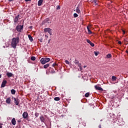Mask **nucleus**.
I'll return each mask as SVG.
<instances>
[{
	"mask_svg": "<svg viewBox=\"0 0 128 128\" xmlns=\"http://www.w3.org/2000/svg\"><path fill=\"white\" fill-rule=\"evenodd\" d=\"M20 42V37L14 38L12 39L11 46L13 48H16V46Z\"/></svg>",
	"mask_w": 128,
	"mask_h": 128,
	"instance_id": "obj_1",
	"label": "nucleus"
},
{
	"mask_svg": "<svg viewBox=\"0 0 128 128\" xmlns=\"http://www.w3.org/2000/svg\"><path fill=\"white\" fill-rule=\"evenodd\" d=\"M50 60V58H42L40 60V62L42 64H45L46 62H48Z\"/></svg>",
	"mask_w": 128,
	"mask_h": 128,
	"instance_id": "obj_2",
	"label": "nucleus"
},
{
	"mask_svg": "<svg viewBox=\"0 0 128 128\" xmlns=\"http://www.w3.org/2000/svg\"><path fill=\"white\" fill-rule=\"evenodd\" d=\"M16 30L18 32H22L24 30V23L22 24V25H18L16 26Z\"/></svg>",
	"mask_w": 128,
	"mask_h": 128,
	"instance_id": "obj_3",
	"label": "nucleus"
},
{
	"mask_svg": "<svg viewBox=\"0 0 128 128\" xmlns=\"http://www.w3.org/2000/svg\"><path fill=\"white\" fill-rule=\"evenodd\" d=\"M44 32H48L50 36H52V30L50 28H45L44 29Z\"/></svg>",
	"mask_w": 128,
	"mask_h": 128,
	"instance_id": "obj_4",
	"label": "nucleus"
},
{
	"mask_svg": "<svg viewBox=\"0 0 128 128\" xmlns=\"http://www.w3.org/2000/svg\"><path fill=\"white\" fill-rule=\"evenodd\" d=\"M23 118L28 120V114L27 112H24L22 114Z\"/></svg>",
	"mask_w": 128,
	"mask_h": 128,
	"instance_id": "obj_5",
	"label": "nucleus"
},
{
	"mask_svg": "<svg viewBox=\"0 0 128 128\" xmlns=\"http://www.w3.org/2000/svg\"><path fill=\"white\" fill-rule=\"evenodd\" d=\"M19 18H20V14H18V16H15V18H14V24H18V22Z\"/></svg>",
	"mask_w": 128,
	"mask_h": 128,
	"instance_id": "obj_6",
	"label": "nucleus"
},
{
	"mask_svg": "<svg viewBox=\"0 0 128 128\" xmlns=\"http://www.w3.org/2000/svg\"><path fill=\"white\" fill-rule=\"evenodd\" d=\"M6 82H8L6 80H3L1 84V88H4L6 84Z\"/></svg>",
	"mask_w": 128,
	"mask_h": 128,
	"instance_id": "obj_7",
	"label": "nucleus"
},
{
	"mask_svg": "<svg viewBox=\"0 0 128 128\" xmlns=\"http://www.w3.org/2000/svg\"><path fill=\"white\" fill-rule=\"evenodd\" d=\"M94 88L97 90H101L102 92L104 91V89H102V88L97 85L95 86Z\"/></svg>",
	"mask_w": 128,
	"mask_h": 128,
	"instance_id": "obj_8",
	"label": "nucleus"
},
{
	"mask_svg": "<svg viewBox=\"0 0 128 128\" xmlns=\"http://www.w3.org/2000/svg\"><path fill=\"white\" fill-rule=\"evenodd\" d=\"M14 104H16V106H18L19 104H20V100H18V99L16 98H14Z\"/></svg>",
	"mask_w": 128,
	"mask_h": 128,
	"instance_id": "obj_9",
	"label": "nucleus"
},
{
	"mask_svg": "<svg viewBox=\"0 0 128 128\" xmlns=\"http://www.w3.org/2000/svg\"><path fill=\"white\" fill-rule=\"evenodd\" d=\"M40 120H41L42 122H44V120H46V118L44 116L42 115L40 117Z\"/></svg>",
	"mask_w": 128,
	"mask_h": 128,
	"instance_id": "obj_10",
	"label": "nucleus"
},
{
	"mask_svg": "<svg viewBox=\"0 0 128 128\" xmlns=\"http://www.w3.org/2000/svg\"><path fill=\"white\" fill-rule=\"evenodd\" d=\"M80 5H78L76 9V12H77V14H80Z\"/></svg>",
	"mask_w": 128,
	"mask_h": 128,
	"instance_id": "obj_11",
	"label": "nucleus"
},
{
	"mask_svg": "<svg viewBox=\"0 0 128 128\" xmlns=\"http://www.w3.org/2000/svg\"><path fill=\"white\" fill-rule=\"evenodd\" d=\"M11 102H12V99L10 98V97L6 98V104H10Z\"/></svg>",
	"mask_w": 128,
	"mask_h": 128,
	"instance_id": "obj_12",
	"label": "nucleus"
},
{
	"mask_svg": "<svg viewBox=\"0 0 128 128\" xmlns=\"http://www.w3.org/2000/svg\"><path fill=\"white\" fill-rule=\"evenodd\" d=\"M6 75L7 76H8V78H12V76H14V74H12V72H8Z\"/></svg>",
	"mask_w": 128,
	"mask_h": 128,
	"instance_id": "obj_13",
	"label": "nucleus"
},
{
	"mask_svg": "<svg viewBox=\"0 0 128 128\" xmlns=\"http://www.w3.org/2000/svg\"><path fill=\"white\" fill-rule=\"evenodd\" d=\"M44 20L45 22H48V24H50L52 22V20H50V18H46Z\"/></svg>",
	"mask_w": 128,
	"mask_h": 128,
	"instance_id": "obj_14",
	"label": "nucleus"
},
{
	"mask_svg": "<svg viewBox=\"0 0 128 128\" xmlns=\"http://www.w3.org/2000/svg\"><path fill=\"white\" fill-rule=\"evenodd\" d=\"M42 2H44V0H39L38 2V6H42Z\"/></svg>",
	"mask_w": 128,
	"mask_h": 128,
	"instance_id": "obj_15",
	"label": "nucleus"
},
{
	"mask_svg": "<svg viewBox=\"0 0 128 128\" xmlns=\"http://www.w3.org/2000/svg\"><path fill=\"white\" fill-rule=\"evenodd\" d=\"M16 118H13L12 120V124H13V126H16Z\"/></svg>",
	"mask_w": 128,
	"mask_h": 128,
	"instance_id": "obj_16",
	"label": "nucleus"
},
{
	"mask_svg": "<svg viewBox=\"0 0 128 128\" xmlns=\"http://www.w3.org/2000/svg\"><path fill=\"white\" fill-rule=\"evenodd\" d=\"M117 78H116V76H112V82H116V80Z\"/></svg>",
	"mask_w": 128,
	"mask_h": 128,
	"instance_id": "obj_17",
	"label": "nucleus"
},
{
	"mask_svg": "<svg viewBox=\"0 0 128 128\" xmlns=\"http://www.w3.org/2000/svg\"><path fill=\"white\" fill-rule=\"evenodd\" d=\"M87 30H88V34H92V31H90V28H88V26H87Z\"/></svg>",
	"mask_w": 128,
	"mask_h": 128,
	"instance_id": "obj_18",
	"label": "nucleus"
},
{
	"mask_svg": "<svg viewBox=\"0 0 128 128\" xmlns=\"http://www.w3.org/2000/svg\"><path fill=\"white\" fill-rule=\"evenodd\" d=\"M78 68H80V70H82V64L79 63L78 64Z\"/></svg>",
	"mask_w": 128,
	"mask_h": 128,
	"instance_id": "obj_19",
	"label": "nucleus"
},
{
	"mask_svg": "<svg viewBox=\"0 0 128 128\" xmlns=\"http://www.w3.org/2000/svg\"><path fill=\"white\" fill-rule=\"evenodd\" d=\"M28 38L30 42H32V40H32V36H30V34L28 35Z\"/></svg>",
	"mask_w": 128,
	"mask_h": 128,
	"instance_id": "obj_20",
	"label": "nucleus"
},
{
	"mask_svg": "<svg viewBox=\"0 0 128 128\" xmlns=\"http://www.w3.org/2000/svg\"><path fill=\"white\" fill-rule=\"evenodd\" d=\"M106 58H112V54H108L106 56Z\"/></svg>",
	"mask_w": 128,
	"mask_h": 128,
	"instance_id": "obj_21",
	"label": "nucleus"
},
{
	"mask_svg": "<svg viewBox=\"0 0 128 128\" xmlns=\"http://www.w3.org/2000/svg\"><path fill=\"white\" fill-rule=\"evenodd\" d=\"M16 90H14V89H12L11 90V94H16Z\"/></svg>",
	"mask_w": 128,
	"mask_h": 128,
	"instance_id": "obj_22",
	"label": "nucleus"
},
{
	"mask_svg": "<svg viewBox=\"0 0 128 128\" xmlns=\"http://www.w3.org/2000/svg\"><path fill=\"white\" fill-rule=\"evenodd\" d=\"M60 100V97H56L54 98V100H56V102H58V100Z\"/></svg>",
	"mask_w": 128,
	"mask_h": 128,
	"instance_id": "obj_23",
	"label": "nucleus"
},
{
	"mask_svg": "<svg viewBox=\"0 0 128 128\" xmlns=\"http://www.w3.org/2000/svg\"><path fill=\"white\" fill-rule=\"evenodd\" d=\"M48 66H50V64H46L44 66V68H48Z\"/></svg>",
	"mask_w": 128,
	"mask_h": 128,
	"instance_id": "obj_24",
	"label": "nucleus"
},
{
	"mask_svg": "<svg viewBox=\"0 0 128 128\" xmlns=\"http://www.w3.org/2000/svg\"><path fill=\"white\" fill-rule=\"evenodd\" d=\"M74 62L76 64H78L80 63V61H78V60H75Z\"/></svg>",
	"mask_w": 128,
	"mask_h": 128,
	"instance_id": "obj_25",
	"label": "nucleus"
},
{
	"mask_svg": "<svg viewBox=\"0 0 128 128\" xmlns=\"http://www.w3.org/2000/svg\"><path fill=\"white\" fill-rule=\"evenodd\" d=\"M90 96V92H87L85 94V98H88Z\"/></svg>",
	"mask_w": 128,
	"mask_h": 128,
	"instance_id": "obj_26",
	"label": "nucleus"
},
{
	"mask_svg": "<svg viewBox=\"0 0 128 128\" xmlns=\"http://www.w3.org/2000/svg\"><path fill=\"white\" fill-rule=\"evenodd\" d=\"M34 116L36 118H38V116H40V114L38 113L37 112H35L34 114Z\"/></svg>",
	"mask_w": 128,
	"mask_h": 128,
	"instance_id": "obj_27",
	"label": "nucleus"
},
{
	"mask_svg": "<svg viewBox=\"0 0 128 128\" xmlns=\"http://www.w3.org/2000/svg\"><path fill=\"white\" fill-rule=\"evenodd\" d=\"M52 66H54V68H56L58 66V64L54 63L52 64Z\"/></svg>",
	"mask_w": 128,
	"mask_h": 128,
	"instance_id": "obj_28",
	"label": "nucleus"
},
{
	"mask_svg": "<svg viewBox=\"0 0 128 128\" xmlns=\"http://www.w3.org/2000/svg\"><path fill=\"white\" fill-rule=\"evenodd\" d=\"M74 18H78V14L76 13H74Z\"/></svg>",
	"mask_w": 128,
	"mask_h": 128,
	"instance_id": "obj_29",
	"label": "nucleus"
},
{
	"mask_svg": "<svg viewBox=\"0 0 128 128\" xmlns=\"http://www.w3.org/2000/svg\"><path fill=\"white\" fill-rule=\"evenodd\" d=\"M124 43L125 44H128V41L126 40V39L124 40Z\"/></svg>",
	"mask_w": 128,
	"mask_h": 128,
	"instance_id": "obj_30",
	"label": "nucleus"
},
{
	"mask_svg": "<svg viewBox=\"0 0 128 128\" xmlns=\"http://www.w3.org/2000/svg\"><path fill=\"white\" fill-rule=\"evenodd\" d=\"M30 60H36V58L34 56H32L31 57Z\"/></svg>",
	"mask_w": 128,
	"mask_h": 128,
	"instance_id": "obj_31",
	"label": "nucleus"
},
{
	"mask_svg": "<svg viewBox=\"0 0 128 128\" xmlns=\"http://www.w3.org/2000/svg\"><path fill=\"white\" fill-rule=\"evenodd\" d=\"M56 10H60V6H58Z\"/></svg>",
	"mask_w": 128,
	"mask_h": 128,
	"instance_id": "obj_32",
	"label": "nucleus"
},
{
	"mask_svg": "<svg viewBox=\"0 0 128 128\" xmlns=\"http://www.w3.org/2000/svg\"><path fill=\"white\" fill-rule=\"evenodd\" d=\"M90 44L91 46H94V44L92 42H91Z\"/></svg>",
	"mask_w": 128,
	"mask_h": 128,
	"instance_id": "obj_33",
	"label": "nucleus"
},
{
	"mask_svg": "<svg viewBox=\"0 0 128 128\" xmlns=\"http://www.w3.org/2000/svg\"><path fill=\"white\" fill-rule=\"evenodd\" d=\"M65 62L66 64H70V62H68V60H66Z\"/></svg>",
	"mask_w": 128,
	"mask_h": 128,
	"instance_id": "obj_34",
	"label": "nucleus"
},
{
	"mask_svg": "<svg viewBox=\"0 0 128 128\" xmlns=\"http://www.w3.org/2000/svg\"><path fill=\"white\" fill-rule=\"evenodd\" d=\"M86 40L87 42H88V44H90L92 42H90V40H88V39H87Z\"/></svg>",
	"mask_w": 128,
	"mask_h": 128,
	"instance_id": "obj_35",
	"label": "nucleus"
},
{
	"mask_svg": "<svg viewBox=\"0 0 128 128\" xmlns=\"http://www.w3.org/2000/svg\"><path fill=\"white\" fill-rule=\"evenodd\" d=\"M94 55L97 56L98 54V52H94Z\"/></svg>",
	"mask_w": 128,
	"mask_h": 128,
	"instance_id": "obj_36",
	"label": "nucleus"
},
{
	"mask_svg": "<svg viewBox=\"0 0 128 128\" xmlns=\"http://www.w3.org/2000/svg\"><path fill=\"white\" fill-rule=\"evenodd\" d=\"M44 39L42 38H40V39H38V40L40 41V42H42V40Z\"/></svg>",
	"mask_w": 128,
	"mask_h": 128,
	"instance_id": "obj_37",
	"label": "nucleus"
},
{
	"mask_svg": "<svg viewBox=\"0 0 128 128\" xmlns=\"http://www.w3.org/2000/svg\"><path fill=\"white\" fill-rule=\"evenodd\" d=\"M96 2H98L97 0H94V4H96H96H98V3H96Z\"/></svg>",
	"mask_w": 128,
	"mask_h": 128,
	"instance_id": "obj_38",
	"label": "nucleus"
},
{
	"mask_svg": "<svg viewBox=\"0 0 128 128\" xmlns=\"http://www.w3.org/2000/svg\"><path fill=\"white\" fill-rule=\"evenodd\" d=\"M52 74H54V72H56V71H54V70H52L51 71Z\"/></svg>",
	"mask_w": 128,
	"mask_h": 128,
	"instance_id": "obj_39",
	"label": "nucleus"
},
{
	"mask_svg": "<svg viewBox=\"0 0 128 128\" xmlns=\"http://www.w3.org/2000/svg\"><path fill=\"white\" fill-rule=\"evenodd\" d=\"M122 32H123V34H126V31H124V30H122Z\"/></svg>",
	"mask_w": 128,
	"mask_h": 128,
	"instance_id": "obj_40",
	"label": "nucleus"
},
{
	"mask_svg": "<svg viewBox=\"0 0 128 128\" xmlns=\"http://www.w3.org/2000/svg\"><path fill=\"white\" fill-rule=\"evenodd\" d=\"M50 40H52V39H49L48 40V44H50Z\"/></svg>",
	"mask_w": 128,
	"mask_h": 128,
	"instance_id": "obj_41",
	"label": "nucleus"
},
{
	"mask_svg": "<svg viewBox=\"0 0 128 128\" xmlns=\"http://www.w3.org/2000/svg\"><path fill=\"white\" fill-rule=\"evenodd\" d=\"M118 44H122V42L118 41Z\"/></svg>",
	"mask_w": 128,
	"mask_h": 128,
	"instance_id": "obj_42",
	"label": "nucleus"
},
{
	"mask_svg": "<svg viewBox=\"0 0 128 128\" xmlns=\"http://www.w3.org/2000/svg\"><path fill=\"white\" fill-rule=\"evenodd\" d=\"M31 1H32V0H25V2H31Z\"/></svg>",
	"mask_w": 128,
	"mask_h": 128,
	"instance_id": "obj_43",
	"label": "nucleus"
},
{
	"mask_svg": "<svg viewBox=\"0 0 128 128\" xmlns=\"http://www.w3.org/2000/svg\"><path fill=\"white\" fill-rule=\"evenodd\" d=\"M18 122H22V120L20 119L18 120Z\"/></svg>",
	"mask_w": 128,
	"mask_h": 128,
	"instance_id": "obj_44",
	"label": "nucleus"
},
{
	"mask_svg": "<svg viewBox=\"0 0 128 128\" xmlns=\"http://www.w3.org/2000/svg\"><path fill=\"white\" fill-rule=\"evenodd\" d=\"M45 37H46V38H48V36L46 34V35H45Z\"/></svg>",
	"mask_w": 128,
	"mask_h": 128,
	"instance_id": "obj_45",
	"label": "nucleus"
},
{
	"mask_svg": "<svg viewBox=\"0 0 128 128\" xmlns=\"http://www.w3.org/2000/svg\"><path fill=\"white\" fill-rule=\"evenodd\" d=\"M98 128H102V125L101 124H100L98 126Z\"/></svg>",
	"mask_w": 128,
	"mask_h": 128,
	"instance_id": "obj_46",
	"label": "nucleus"
},
{
	"mask_svg": "<svg viewBox=\"0 0 128 128\" xmlns=\"http://www.w3.org/2000/svg\"><path fill=\"white\" fill-rule=\"evenodd\" d=\"M12 0H8V2H12Z\"/></svg>",
	"mask_w": 128,
	"mask_h": 128,
	"instance_id": "obj_47",
	"label": "nucleus"
},
{
	"mask_svg": "<svg viewBox=\"0 0 128 128\" xmlns=\"http://www.w3.org/2000/svg\"><path fill=\"white\" fill-rule=\"evenodd\" d=\"M0 78H2V74H0Z\"/></svg>",
	"mask_w": 128,
	"mask_h": 128,
	"instance_id": "obj_48",
	"label": "nucleus"
},
{
	"mask_svg": "<svg viewBox=\"0 0 128 128\" xmlns=\"http://www.w3.org/2000/svg\"><path fill=\"white\" fill-rule=\"evenodd\" d=\"M0 128H2V126L0 125Z\"/></svg>",
	"mask_w": 128,
	"mask_h": 128,
	"instance_id": "obj_49",
	"label": "nucleus"
},
{
	"mask_svg": "<svg viewBox=\"0 0 128 128\" xmlns=\"http://www.w3.org/2000/svg\"><path fill=\"white\" fill-rule=\"evenodd\" d=\"M84 68H86V66H84Z\"/></svg>",
	"mask_w": 128,
	"mask_h": 128,
	"instance_id": "obj_50",
	"label": "nucleus"
},
{
	"mask_svg": "<svg viewBox=\"0 0 128 128\" xmlns=\"http://www.w3.org/2000/svg\"><path fill=\"white\" fill-rule=\"evenodd\" d=\"M126 54H128V51L126 50Z\"/></svg>",
	"mask_w": 128,
	"mask_h": 128,
	"instance_id": "obj_51",
	"label": "nucleus"
},
{
	"mask_svg": "<svg viewBox=\"0 0 128 128\" xmlns=\"http://www.w3.org/2000/svg\"><path fill=\"white\" fill-rule=\"evenodd\" d=\"M30 28H32V26H30Z\"/></svg>",
	"mask_w": 128,
	"mask_h": 128,
	"instance_id": "obj_52",
	"label": "nucleus"
},
{
	"mask_svg": "<svg viewBox=\"0 0 128 128\" xmlns=\"http://www.w3.org/2000/svg\"><path fill=\"white\" fill-rule=\"evenodd\" d=\"M2 125V124H1Z\"/></svg>",
	"mask_w": 128,
	"mask_h": 128,
	"instance_id": "obj_53",
	"label": "nucleus"
},
{
	"mask_svg": "<svg viewBox=\"0 0 128 128\" xmlns=\"http://www.w3.org/2000/svg\"><path fill=\"white\" fill-rule=\"evenodd\" d=\"M88 1V0H87Z\"/></svg>",
	"mask_w": 128,
	"mask_h": 128,
	"instance_id": "obj_54",
	"label": "nucleus"
}]
</instances>
